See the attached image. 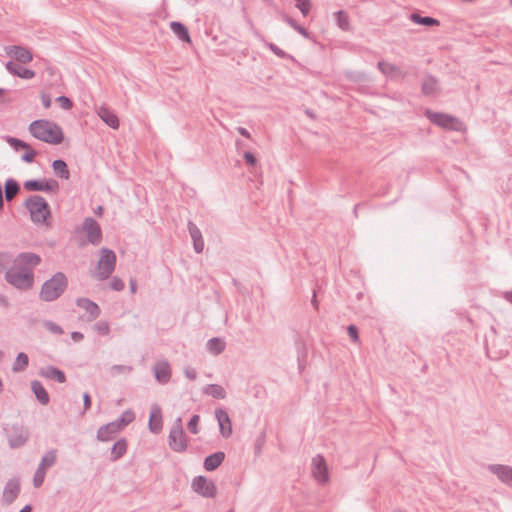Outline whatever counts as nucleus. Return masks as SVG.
Returning <instances> with one entry per match:
<instances>
[{
    "label": "nucleus",
    "mask_w": 512,
    "mask_h": 512,
    "mask_svg": "<svg viewBox=\"0 0 512 512\" xmlns=\"http://www.w3.org/2000/svg\"><path fill=\"white\" fill-rule=\"evenodd\" d=\"M29 132L36 139L49 144L58 145L64 139L62 128L57 123L46 119L31 122Z\"/></svg>",
    "instance_id": "obj_1"
},
{
    "label": "nucleus",
    "mask_w": 512,
    "mask_h": 512,
    "mask_svg": "<svg viewBox=\"0 0 512 512\" xmlns=\"http://www.w3.org/2000/svg\"><path fill=\"white\" fill-rule=\"evenodd\" d=\"M4 279L14 288L27 291L34 284V272L31 269L20 268L13 264L5 271Z\"/></svg>",
    "instance_id": "obj_2"
},
{
    "label": "nucleus",
    "mask_w": 512,
    "mask_h": 512,
    "mask_svg": "<svg viewBox=\"0 0 512 512\" xmlns=\"http://www.w3.org/2000/svg\"><path fill=\"white\" fill-rule=\"evenodd\" d=\"M67 286L68 280L66 275L62 272H57L43 283L39 296L46 302L55 301L64 293Z\"/></svg>",
    "instance_id": "obj_3"
},
{
    "label": "nucleus",
    "mask_w": 512,
    "mask_h": 512,
    "mask_svg": "<svg viewBox=\"0 0 512 512\" xmlns=\"http://www.w3.org/2000/svg\"><path fill=\"white\" fill-rule=\"evenodd\" d=\"M24 205L30 213L31 221L35 224H45L51 216L48 202L40 195L29 196Z\"/></svg>",
    "instance_id": "obj_4"
},
{
    "label": "nucleus",
    "mask_w": 512,
    "mask_h": 512,
    "mask_svg": "<svg viewBox=\"0 0 512 512\" xmlns=\"http://www.w3.org/2000/svg\"><path fill=\"white\" fill-rule=\"evenodd\" d=\"M2 430L10 449H19L29 441V429L22 423H5L2 425Z\"/></svg>",
    "instance_id": "obj_5"
},
{
    "label": "nucleus",
    "mask_w": 512,
    "mask_h": 512,
    "mask_svg": "<svg viewBox=\"0 0 512 512\" xmlns=\"http://www.w3.org/2000/svg\"><path fill=\"white\" fill-rule=\"evenodd\" d=\"M424 115L432 124L440 128L451 131H461L463 129V123L450 114L426 109Z\"/></svg>",
    "instance_id": "obj_6"
},
{
    "label": "nucleus",
    "mask_w": 512,
    "mask_h": 512,
    "mask_svg": "<svg viewBox=\"0 0 512 512\" xmlns=\"http://www.w3.org/2000/svg\"><path fill=\"white\" fill-rule=\"evenodd\" d=\"M168 444L171 450L177 453H183L187 450V438L185 436L182 419L180 417L176 418L170 429Z\"/></svg>",
    "instance_id": "obj_7"
},
{
    "label": "nucleus",
    "mask_w": 512,
    "mask_h": 512,
    "mask_svg": "<svg viewBox=\"0 0 512 512\" xmlns=\"http://www.w3.org/2000/svg\"><path fill=\"white\" fill-rule=\"evenodd\" d=\"M101 256L98 261V276L99 279L105 280L115 270L116 255L115 252L109 248L101 249Z\"/></svg>",
    "instance_id": "obj_8"
},
{
    "label": "nucleus",
    "mask_w": 512,
    "mask_h": 512,
    "mask_svg": "<svg viewBox=\"0 0 512 512\" xmlns=\"http://www.w3.org/2000/svg\"><path fill=\"white\" fill-rule=\"evenodd\" d=\"M23 187L29 192L41 191L52 193H58L60 188L58 181L53 178L29 179L24 182Z\"/></svg>",
    "instance_id": "obj_9"
},
{
    "label": "nucleus",
    "mask_w": 512,
    "mask_h": 512,
    "mask_svg": "<svg viewBox=\"0 0 512 512\" xmlns=\"http://www.w3.org/2000/svg\"><path fill=\"white\" fill-rule=\"evenodd\" d=\"M191 488L195 493L204 498H214L217 494L215 483L202 475L193 478Z\"/></svg>",
    "instance_id": "obj_10"
},
{
    "label": "nucleus",
    "mask_w": 512,
    "mask_h": 512,
    "mask_svg": "<svg viewBox=\"0 0 512 512\" xmlns=\"http://www.w3.org/2000/svg\"><path fill=\"white\" fill-rule=\"evenodd\" d=\"M82 228L87 232V239L89 243L92 245L100 244L102 241V229L94 218H84Z\"/></svg>",
    "instance_id": "obj_11"
},
{
    "label": "nucleus",
    "mask_w": 512,
    "mask_h": 512,
    "mask_svg": "<svg viewBox=\"0 0 512 512\" xmlns=\"http://www.w3.org/2000/svg\"><path fill=\"white\" fill-rule=\"evenodd\" d=\"M312 474L314 478L321 484H324L328 482L329 480V474H328V467L326 464L325 458L317 454L312 459Z\"/></svg>",
    "instance_id": "obj_12"
},
{
    "label": "nucleus",
    "mask_w": 512,
    "mask_h": 512,
    "mask_svg": "<svg viewBox=\"0 0 512 512\" xmlns=\"http://www.w3.org/2000/svg\"><path fill=\"white\" fill-rule=\"evenodd\" d=\"M20 491V479L17 477L9 479L3 489V503L11 505L18 498Z\"/></svg>",
    "instance_id": "obj_13"
},
{
    "label": "nucleus",
    "mask_w": 512,
    "mask_h": 512,
    "mask_svg": "<svg viewBox=\"0 0 512 512\" xmlns=\"http://www.w3.org/2000/svg\"><path fill=\"white\" fill-rule=\"evenodd\" d=\"M41 263V257L33 252H21L13 260V264L20 268L33 270Z\"/></svg>",
    "instance_id": "obj_14"
},
{
    "label": "nucleus",
    "mask_w": 512,
    "mask_h": 512,
    "mask_svg": "<svg viewBox=\"0 0 512 512\" xmlns=\"http://www.w3.org/2000/svg\"><path fill=\"white\" fill-rule=\"evenodd\" d=\"M155 380L160 384H167L172 377L171 366L168 361L161 360L153 366Z\"/></svg>",
    "instance_id": "obj_15"
},
{
    "label": "nucleus",
    "mask_w": 512,
    "mask_h": 512,
    "mask_svg": "<svg viewBox=\"0 0 512 512\" xmlns=\"http://www.w3.org/2000/svg\"><path fill=\"white\" fill-rule=\"evenodd\" d=\"M215 418L219 425V432L223 438H229L232 435V423L226 410L219 408L215 410Z\"/></svg>",
    "instance_id": "obj_16"
},
{
    "label": "nucleus",
    "mask_w": 512,
    "mask_h": 512,
    "mask_svg": "<svg viewBox=\"0 0 512 512\" xmlns=\"http://www.w3.org/2000/svg\"><path fill=\"white\" fill-rule=\"evenodd\" d=\"M6 53L8 56L14 58L16 61L27 64L33 60L32 52L20 45H11L6 48Z\"/></svg>",
    "instance_id": "obj_17"
},
{
    "label": "nucleus",
    "mask_w": 512,
    "mask_h": 512,
    "mask_svg": "<svg viewBox=\"0 0 512 512\" xmlns=\"http://www.w3.org/2000/svg\"><path fill=\"white\" fill-rule=\"evenodd\" d=\"M148 428L154 434L160 433L163 428L162 411L158 404L151 406Z\"/></svg>",
    "instance_id": "obj_18"
},
{
    "label": "nucleus",
    "mask_w": 512,
    "mask_h": 512,
    "mask_svg": "<svg viewBox=\"0 0 512 512\" xmlns=\"http://www.w3.org/2000/svg\"><path fill=\"white\" fill-rule=\"evenodd\" d=\"M76 305H77V307L85 310L89 314V316H88L89 321L95 320L100 316V313H101L100 307L98 306L97 303H95L94 301H92L88 298H84V297L77 298Z\"/></svg>",
    "instance_id": "obj_19"
},
{
    "label": "nucleus",
    "mask_w": 512,
    "mask_h": 512,
    "mask_svg": "<svg viewBox=\"0 0 512 512\" xmlns=\"http://www.w3.org/2000/svg\"><path fill=\"white\" fill-rule=\"evenodd\" d=\"M488 469L491 473L496 475L501 482L512 486V467L501 464H492L488 466Z\"/></svg>",
    "instance_id": "obj_20"
},
{
    "label": "nucleus",
    "mask_w": 512,
    "mask_h": 512,
    "mask_svg": "<svg viewBox=\"0 0 512 512\" xmlns=\"http://www.w3.org/2000/svg\"><path fill=\"white\" fill-rule=\"evenodd\" d=\"M119 432V425L109 422L98 429L96 438L101 442H109L112 441Z\"/></svg>",
    "instance_id": "obj_21"
},
{
    "label": "nucleus",
    "mask_w": 512,
    "mask_h": 512,
    "mask_svg": "<svg viewBox=\"0 0 512 512\" xmlns=\"http://www.w3.org/2000/svg\"><path fill=\"white\" fill-rule=\"evenodd\" d=\"M97 114L99 118L110 128L118 129L119 128V118L116 113L106 106H101L97 110Z\"/></svg>",
    "instance_id": "obj_22"
},
{
    "label": "nucleus",
    "mask_w": 512,
    "mask_h": 512,
    "mask_svg": "<svg viewBox=\"0 0 512 512\" xmlns=\"http://www.w3.org/2000/svg\"><path fill=\"white\" fill-rule=\"evenodd\" d=\"M5 68L11 75L17 76V77H20V78L26 79V80L34 78L35 74H36L35 71H33L32 69L22 67L13 61H8L5 64Z\"/></svg>",
    "instance_id": "obj_23"
},
{
    "label": "nucleus",
    "mask_w": 512,
    "mask_h": 512,
    "mask_svg": "<svg viewBox=\"0 0 512 512\" xmlns=\"http://www.w3.org/2000/svg\"><path fill=\"white\" fill-rule=\"evenodd\" d=\"M439 91V81L438 79L431 75L427 74L424 76L421 83V92L424 96H435Z\"/></svg>",
    "instance_id": "obj_24"
},
{
    "label": "nucleus",
    "mask_w": 512,
    "mask_h": 512,
    "mask_svg": "<svg viewBox=\"0 0 512 512\" xmlns=\"http://www.w3.org/2000/svg\"><path fill=\"white\" fill-rule=\"evenodd\" d=\"M40 375L46 379L54 380L58 383H65L67 380L65 373L53 365H49L41 369Z\"/></svg>",
    "instance_id": "obj_25"
},
{
    "label": "nucleus",
    "mask_w": 512,
    "mask_h": 512,
    "mask_svg": "<svg viewBox=\"0 0 512 512\" xmlns=\"http://www.w3.org/2000/svg\"><path fill=\"white\" fill-rule=\"evenodd\" d=\"M225 453L222 451L214 452L208 455L203 462V467L206 471H214L216 470L224 461Z\"/></svg>",
    "instance_id": "obj_26"
},
{
    "label": "nucleus",
    "mask_w": 512,
    "mask_h": 512,
    "mask_svg": "<svg viewBox=\"0 0 512 512\" xmlns=\"http://www.w3.org/2000/svg\"><path fill=\"white\" fill-rule=\"evenodd\" d=\"M31 390L35 395L36 399L42 405H47L50 401V397L44 386L38 380L31 381Z\"/></svg>",
    "instance_id": "obj_27"
},
{
    "label": "nucleus",
    "mask_w": 512,
    "mask_h": 512,
    "mask_svg": "<svg viewBox=\"0 0 512 512\" xmlns=\"http://www.w3.org/2000/svg\"><path fill=\"white\" fill-rule=\"evenodd\" d=\"M128 442L126 438H120L117 440L111 448V461H117L121 459L127 452Z\"/></svg>",
    "instance_id": "obj_28"
},
{
    "label": "nucleus",
    "mask_w": 512,
    "mask_h": 512,
    "mask_svg": "<svg viewBox=\"0 0 512 512\" xmlns=\"http://www.w3.org/2000/svg\"><path fill=\"white\" fill-rule=\"evenodd\" d=\"M170 29L178 37L179 40L187 43L191 42L189 31L183 23L178 21H172L170 23Z\"/></svg>",
    "instance_id": "obj_29"
},
{
    "label": "nucleus",
    "mask_w": 512,
    "mask_h": 512,
    "mask_svg": "<svg viewBox=\"0 0 512 512\" xmlns=\"http://www.w3.org/2000/svg\"><path fill=\"white\" fill-rule=\"evenodd\" d=\"M202 392L217 400L225 399L227 396L226 390L219 384H207L202 388Z\"/></svg>",
    "instance_id": "obj_30"
},
{
    "label": "nucleus",
    "mask_w": 512,
    "mask_h": 512,
    "mask_svg": "<svg viewBox=\"0 0 512 512\" xmlns=\"http://www.w3.org/2000/svg\"><path fill=\"white\" fill-rule=\"evenodd\" d=\"M55 175L61 179L68 180L70 178V172L67 163L62 159H56L51 165Z\"/></svg>",
    "instance_id": "obj_31"
},
{
    "label": "nucleus",
    "mask_w": 512,
    "mask_h": 512,
    "mask_svg": "<svg viewBox=\"0 0 512 512\" xmlns=\"http://www.w3.org/2000/svg\"><path fill=\"white\" fill-rule=\"evenodd\" d=\"M226 347V343L219 337H213L207 341L206 348L213 355L221 354Z\"/></svg>",
    "instance_id": "obj_32"
},
{
    "label": "nucleus",
    "mask_w": 512,
    "mask_h": 512,
    "mask_svg": "<svg viewBox=\"0 0 512 512\" xmlns=\"http://www.w3.org/2000/svg\"><path fill=\"white\" fill-rule=\"evenodd\" d=\"M377 67L385 76L388 77H393L394 75H398L401 77L405 76L398 66L387 63L385 61H379L377 63Z\"/></svg>",
    "instance_id": "obj_33"
},
{
    "label": "nucleus",
    "mask_w": 512,
    "mask_h": 512,
    "mask_svg": "<svg viewBox=\"0 0 512 512\" xmlns=\"http://www.w3.org/2000/svg\"><path fill=\"white\" fill-rule=\"evenodd\" d=\"M4 187L5 199L7 201H11L15 197V195H17L20 191L19 183L13 178L6 179Z\"/></svg>",
    "instance_id": "obj_34"
},
{
    "label": "nucleus",
    "mask_w": 512,
    "mask_h": 512,
    "mask_svg": "<svg viewBox=\"0 0 512 512\" xmlns=\"http://www.w3.org/2000/svg\"><path fill=\"white\" fill-rule=\"evenodd\" d=\"M334 19H335L337 27L339 29H341L342 31L348 32L351 30V24L349 21V17L345 11H343V10L336 11L334 13Z\"/></svg>",
    "instance_id": "obj_35"
},
{
    "label": "nucleus",
    "mask_w": 512,
    "mask_h": 512,
    "mask_svg": "<svg viewBox=\"0 0 512 512\" xmlns=\"http://www.w3.org/2000/svg\"><path fill=\"white\" fill-rule=\"evenodd\" d=\"M410 18L414 23L427 27L440 25V21L438 19L430 16H421L418 13H412Z\"/></svg>",
    "instance_id": "obj_36"
},
{
    "label": "nucleus",
    "mask_w": 512,
    "mask_h": 512,
    "mask_svg": "<svg viewBox=\"0 0 512 512\" xmlns=\"http://www.w3.org/2000/svg\"><path fill=\"white\" fill-rule=\"evenodd\" d=\"M29 364V357L24 352H19L15 358V361L12 364V371L14 373H19L24 371Z\"/></svg>",
    "instance_id": "obj_37"
},
{
    "label": "nucleus",
    "mask_w": 512,
    "mask_h": 512,
    "mask_svg": "<svg viewBox=\"0 0 512 512\" xmlns=\"http://www.w3.org/2000/svg\"><path fill=\"white\" fill-rule=\"evenodd\" d=\"M135 419V414L132 410L127 409L124 411L121 416L116 419L115 421H112V423L119 425V430L121 431L124 429L127 425H129L133 420Z\"/></svg>",
    "instance_id": "obj_38"
},
{
    "label": "nucleus",
    "mask_w": 512,
    "mask_h": 512,
    "mask_svg": "<svg viewBox=\"0 0 512 512\" xmlns=\"http://www.w3.org/2000/svg\"><path fill=\"white\" fill-rule=\"evenodd\" d=\"M57 460V452L56 450L52 449L49 450L41 459V462L39 464L40 467L46 469L51 466H53L56 463Z\"/></svg>",
    "instance_id": "obj_39"
},
{
    "label": "nucleus",
    "mask_w": 512,
    "mask_h": 512,
    "mask_svg": "<svg viewBox=\"0 0 512 512\" xmlns=\"http://www.w3.org/2000/svg\"><path fill=\"white\" fill-rule=\"evenodd\" d=\"M5 140L16 151L26 150L27 148H30V145L27 142L12 136H6Z\"/></svg>",
    "instance_id": "obj_40"
},
{
    "label": "nucleus",
    "mask_w": 512,
    "mask_h": 512,
    "mask_svg": "<svg viewBox=\"0 0 512 512\" xmlns=\"http://www.w3.org/2000/svg\"><path fill=\"white\" fill-rule=\"evenodd\" d=\"M265 46L269 48L270 51H272L277 57L281 59H293V56L286 53L283 49L278 47L276 44L272 42L264 41Z\"/></svg>",
    "instance_id": "obj_41"
},
{
    "label": "nucleus",
    "mask_w": 512,
    "mask_h": 512,
    "mask_svg": "<svg viewBox=\"0 0 512 512\" xmlns=\"http://www.w3.org/2000/svg\"><path fill=\"white\" fill-rule=\"evenodd\" d=\"M43 326L51 333L55 335H61L63 334V328L58 325L57 323L51 321V320H44Z\"/></svg>",
    "instance_id": "obj_42"
},
{
    "label": "nucleus",
    "mask_w": 512,
    "mask_h": 512,
    "mask_svg": "<svg viewBox=\"0 0 512 512\" xmlns=\"http://www.w3.org/2000/svg\"><path fill=\"white\" fill-rule=\"evenodd\" d=\"M94 331L101 335H108L110 333V326L107 321H98L93 326Z\"/></svg>",
    "instance_id": "obj_43"
},
{
    "label": "nucleus",
    "mask_w": 512,
    "mask_h": 512,
    "mask_svg": "<svg viewBox=\"0 0 512 512\" xmlns=\"http://www.w3.org/2000/svg\"><path fill=\"white\" fill-rule=\"evenodd\" d=\"M187 228H188V231H189V234H190L192 240H197V239L203 238L201 230L198 228V226L194 222L189 221L187 224Z\"/></svg>",
    "instance_id": "obj_44"
},
{
    "label": "nucleus",
    "mask_w": 512,
    "mask_h": 512,
    "mask_svg": "<svg viewBox=\"0 0 512 512\" xmlns=\"http://www.w3.org/2000/svg\"><path fill=\"white\" fill-rule=\"evenodd\" d=\"M199 420H200V416L197 414H194L188 421L187 428L192 434H197L199 432V429H198Z\"/></svg>",
    "instance_id": "obj_45"
},
{
    "label": "nucleus",
    "mask_w": 512,
    "mask_h": 512,
    "mask_svg": "<svg viewBox=\"0 0 512 512\" xmlns=\"http://www.w3.org/2000/svg\"><path fill=\"white\" fill-rule=\"evenodd\" d=\"M44 478H45V469L38 466V468L35 472V475H34L33 485L35 487H40L44 482Z\"/></svg>",
    "instance_id": "obj_46"
},
{
    "label": "nucleus",
    "mask_w": 512,
    "mask_h": 512,
    "mask_svg": "<svg viewBox=\"0 0 512 512\" xmlns=\"http://www.w3.org/2000/svg\"><path fill=\"white\" fill-rule=\"evenodd\" d=\"M56 102L65 110H70L73 107L72 100L64 95L58 96Z\"/></svg>",
    "instance_id": "obj_47"
},
{
    "label": "nucleus",
    "mask_w": 512,
    "mask_h": 512,
    "mask_svg": "<svg viewBox=\"0 0 512 512\" xmlns=\"http://www.w3.org/2000/svg\"><path fill=\"white\" fill-rule=\"evenodd\" d=\"M10 255L8 253L0 252V273L8 269L10 263Z\"/></svg>",
    "instance_id": "obj_48"
},
{
    "label": "nucleus",
    "mask_w": 512,
    "mask_h": 512,
    "mask_svg": "<svg viewBox=\"0 0 512 512\" xmlns=\"http://www.w3.org/2000/svg\"><path fill=\"white\" fill-rule=\"evenodd\" d=\"M36 151L34 149L27 148L26 152L21 156V160L26 163H32L35 159Z\"/></svg>",
    "instance_id": "obj_49"
},
{
    "label": "nucleus",
    "mask_w": 512,
    "mask_h": 512,
    "mask_svg": "<svg viewBox=\"0 0 512 512\" xmlns=\"http://www.w3.org/2000/svg\"><path fill=\"white\" fill-rule=\"evenodd\" d=\"M110 287L114 291H122L125 288V284L119 277H113L110 282Z\"/></svg>",
    "instance_id": "obj_50"
},
{
    "label": "nucleus",
    "mask_w": 512,
    "mask_h": 512,
    "mask_svg": "<svg viewBox=\"0 0 512 512\" xmlns=\"http://www.w3.org/2000/svg\"><path fill=\"white\" fill-rule=\"evenodd\" d=\"M347 332H348L349 337L354 342L359 341V332H358V328L355 325H353V324L349 325L347 328Z\"/></svg>",
    "instance_id": "obj_51"
},
{
    "label": "nucleus",
    "mask_w": 512,
    "mask_h": 512,
    "mask_svg": "<svg viewBox=\"0 0 512 512\" xmlns=\"http://www.w3.org/2000/svg\"><path fill=\"white\" fill-rule=\"evenodd\" d=\"M243 158H244L245 162L250 166H255L257 164L256 156L250 151L244 152Z\"/></svg>",
    "instance_id": "obj_52"
},
{
    "label": "nucleus",
    "mask_w": 512,
    "mask_h": 512,
    "mask_svg": "<svg viewBox=\"0 0 512 512\" xmlns=\"http://www.w3.org/2000/svg\"><path fill=\"white\" fill-rule=\"evenodd\" d=\"M183 373L185 377H187L189 380H195L197 378V371L195 368L191 366H185L183 369Z\"/></svg>",
    "instance_id": "obj_53"
},
{
    "label": "nucleus",
    "mask_w": 512,
    "mask_h": 512,
    "mask_svg": "<svg viewBox=\"0 0 512 512\" xmlns=\"http://www.w3.org/2000/svg\"><path fill=\"white\" fill-rule=\"evenodd\" d=\"M91 404H92L91 396L88 392H85L83 394V410H84V412H86L87 410L90 409Z\"/></svg>",
    "instance_id": "obj_54"
},
{
    "label": "nucleus",
    "mask_w": 512,
    "mask_h": 512,
    "mask_svg": "<svg viewBox=\"0 0 512 512\" xmlns=\"http://www.w3.org/2000/svg\"><path fill=\"white\" fill-rule=\"evenodd\" d=\"M193 248L196 253H201L204 249V240L203 238L193 240Z\"/></svg>",
    "instance_id": "obj_55"
},
{
    "label": "nucleus",
    "mask_w": 512,
    "mask_h": 512,
    "mask_svg": "<svg viewBox=\"0 0 512 512\" xmlns=\"http://www.w3.org/2000/svg\"><path fill=\"white\" fill-rule=\"evenodd\" d=\"M41 102L45 108H49L52 103L50 95L47 93H42L41 94Z\"/></svg>",
    "instance_id": "obj_56"
},
{
    "label": "nucleus",
    "mask_w": 512,
    "mask_h": 512,
    "mask_svg": "<svg viewBox=\"0 0 512 512\" xmlns=\"http://www.w3.org/2000/svg\"><path fill=\"white\" fill-rule=\"evenodd\" d=\"M295 31H297L300 35H302L303 37L309 39L310 38V32L303 26L301 25H297L294 29Z\"/></svg>",
    "instance_id": "obj_57"
},
{
    "label": "nucleus",
    "mask_w": 512,
    "mask_h": 512,
    "mask_svg": "<svg viewBox=\"0 0 512 512\" xmlns=\"http://www.w3.org/2000/svg\"><path fill=\"white\" fill-rule=\"evenodd\" d=\"M283 20L293 29L298 25L296 20L288 15H283Z\"/></svg>",
    "instance_id": "obj_58"
},
{
    "label": "nucleus",
    "mask_w": 512,
    "mask_h": 512,
    "mask_svg": "<svg viewBox=\"0 0 512 512\" xmlns=\"http://www.w3.org/2000/svg\"><path fill=\"white\" fill-rule=\"evenodd\" d=\"M71 338L76 341V342H80L83 340L84 338V335L81 333V332H78V331H73L71 333Z\"/></svg>",
    "instance_id": "obj_59"
},
{
    "label": "nucleus",
    "mask_w": 512,
    "mask_h": 512,
    "mask_svg": "<svg viewBox=\"0 0 512 512\" xmlns=\"http://www.w3.org/2000/svg\"><path fill=\"white\" fill-rule=\"evenodd\" d=\"M0 306L4 308H8L10 306V302L7 298V296L0 294Z\"/></svg>",
    "instance_id": "obj_60"
},
{
    "label": "nucleus",
    "mask_w": 512,
    "mask_h": 512,
    "mask_svg": "<svg viewBox=\"0 0 512 512\" xmlns=\"http://www.w3.org/2000/svg\"><path fill=\"white\" fill-rule=\"evenodd\" d=\"M236 130H237V132H238L240 135H242V136H243V137H245V138H250V137H251L250 132H249L246 128H244V127H237V129H236Z\"/></svg>",
    "instance_id": "obj_61"
},
{
    "label": "nucleus",
    "mask_w": 512,
    "mask_h": 512,
    "mask_svg": "<svg viewBox=\"0 0 512 512\" xmlns=\"http://www.w3.org/2000/svg\"><path fill=\"white\" fill-rule=\"evenodd\" d=\"M129 287L132 294H134L137 290V282L135 279H130L129 281Z\"/></svg>",
    "instance_id": "obj_62"
},
{
    "label": "nucleus",
    "mask_w": 512,
    "mask_h": 512,
    "mask_svg": "<svg viewBox=\"0 0 512 512\" xmlns=\"http://www.w3.org/2000/svg\"><path fill=\"white\" fill-rule=\"evenodd\" d=\"M33 507L31 504L25 505L19 512H32Z\"/></svg>",
    "instance_id": "obj_63"
},
{
    "label": "nucleus",
    "mask_w": 512,
    "mask_h": 512,
    "mask_svg": "<svg viewBox=\"0 0 512 512\" xmlns=\"http://www.w3.org/2000/svg\"><path fill=\"white\" fill-rule=\"evenodd\" d=\"M505 299L512 304V291H508L505 293Z\"/></svg>",
    "instance_id": "obj_64"
}]
</instances>
